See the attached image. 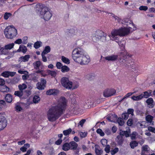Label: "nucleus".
I'll return each mask as SVG.
<instances>
[{
    "label": "nucleus",
    "mask_w": 155,
    "mask_h": 155,
    "mask_svg": "<svg viewBox=\"0 0 155 155\" xmlns=\"http://www.w3.org/2000/svg\"><path fill=\"white\" fill-rule=\"evenodd\" d=\"M4 34L6 38H12L17 35V31L15 28L12 26H8L4 30Z\"/></svg>",
    "instance_id": "nucleus-4"
},
{
    "label": "nucleus",
    "mask_w": 155,
    "mask_h": 155,
    "mask_svg": "<svg viewBox=\"0 0 155 155\" xmlns=\"http://www.w3.org/2000/svg\"><path fill=\"white\" fill-rule=\"evenodd\" d=\"M6 50L4 49L3 47H2L0 45V55H6Z\"/></svg>",
    "instance_id": "nucleus-42"
},
{
    "label": "nucleus",
    "mask_w": 155,
    "mask_h": 155,
    "mask_svg": "<svg viewBox=\"0 0 155 155\" xmlns=\"http://www.w3.org/2000/svg\"><path fill=\"white\" fill-rule=\"evenodd\" d=\"M77 30L75 29L72 28L70 29H68L67 32L71 35H76L77 34Z\"/></svg>",
    "instance_id": "nucleus-28"
},
{
    "label": "nucleus",
    "mask_w": 155,
    "mask_h": 155,
    "mask_svg": "<svg viewBox=\"0 0 155 155\" xmlns=\"http://www.w3.org/2000/svg\"><path fill=\"white\" fill-rule=\"evenodd\" d=\"M137 124L138 126L142 128H143L146 127L147 126V123L146 121H143L139 122Z\"/></svg>",
    "instance_id": "nucleus-32"
},
{
    "label": "nucleus",
    "mask_w": 155,
    "mask_h": 155,
    "mask_svg": "<svg viewBox=\"0 0 155 155\" xmlns=\"http://www.w3.org/2000/svg\"><path fill=\"white\" fill-rule=\"evenodd\" d=\"M15 108L17 111H20L22 110V108L19 103H17L15 105Z\"/></svg>",
    "instance_id": "nucleus-39"
},
{
    "label": "nucleus",
    "mask_w": 155,
    "mask_h": 155,
    "mask_svg": "<svg viewBox=\"0 0 155 155\" xmlns=\"http://www.w3.org/2000/svg\"><path fill=\"white\" fill-rule=\"evenodd\" d=\"M137 135V134L136 132H133L131 136V139L132 140L135 139Z\"/></svg>",
    "instance_id": "nucleus-64"
},
{
    "label": "nucleus",
    "mask_w": 155,
    "mask_h": 155,
    "mask_svg": "<svg viewBox=\"0 0 155 155\" xmlns=\"http://www.w3.org/2000/svg\"><path fill=\"white\" fill-rule=\"evenodd\" d=\"M119 151V149L117 147L115 148L114 149L110 151V153L112 155H114L117 153Z\"/></svg>",
    "instance_id": "nucleus-47"
},
{
    "label": "nucleus",
    "mask_w": 155,
    "mask_h": 155,
    "mask_svg": "<svg viewBox=\"0 0 155 155\" xmlns=\"http://www.w3.org/2000/svg\"><path fill=\"white\" fill-rule=\"evenodd\" d=\"M144 94H141L143 96V98L144 97L145 98H147L150 97L151 94V91H146L144 92Z\"/></svg>",
    "instance_id": "nucleus-26"
},
{
    "label": "nucleus",
    "mask_w": 155,
    "mask_h": 155,
    "mask_svg": "<svg viewBox=\"0 0 155 155\" xmlns=\"http://www.w3.org/2000/svg\"><path fill=\"white\" fill-rule=\"evenodd\" d=\"M143 98V96L141 94L138 96H133L131 97V98L134 101H138L141 100Z\"/></svg>",
    "instance_id": "nucleus-24"
},
{
    "label": "nucleus",
    "mask_w": 155,
    "mask_h": 155,
    "mask_svg": "<svg viewBox=\"0 0 155 155\" xmlns=\"http://www.w3.org/2000/svg\"><path fill=\"white\" fill-rule=\"evenodd\" d=\"M133 123V120L131 119H129L127 122V124L129 126H131Z\"/></svg>",
    "instance_id": "nucleus-60"
},
{
    "label": "nucleus",
    "mask_w": 155,
    "mask_h": 155,
    "mask_svg": "<svg viewBox=\"0 0 155 155\" xmlns=\"http://www.w3.org/2000/svg\"><path fill=\"white\" fill-rule=\"evenodd\" d=\"M69 143L70 146V150H74L76 149L78 146V144L77 143L74 141H72L70 142Z\"/></svg>",
    "instance_id": "nucleus-15"
},
{
    "label": "nucleus",
    "mask_w": 155,
    "mask_h": 155,
    "mask_svg": "<svg viewBox=\"0 0 155 155\" xmlns=\"http://www.w3.org/2000/svg\"><path fill=\"white\" fill-rule=\"evenodd\" d=\"M30 58V56L29 55H26L24 56H22L20 58L21 60L23 62H26L28 61Z\"/></svg>",
    "instance_id": "nucleus-25"
},
{
    "label": "nucleus",
    "mask_w": 155,
    "mask_h": 155,
    "mask_svg": "<svg viewBox=\"0 0 155 155\" xmlns=\"http://www.w3.org/2000/svg\"><path fill=\"white\" fill-rule=\"evenodd\" d=\"M146 102L147 105L149 106L150 107H153V101L152 98L150 97L148 98L146 100Z\"/></svg>",
    "instance_id": "nucleus-21"
},
{
    "label": "nucleus",
    "mask_w": 155,
    "mask_h": 155,
    "mask_svg": "<svg viewBox=\"0 0 155 155\" xmlns=\"http://www.w3.org/2000/svg\"><path fill=\"white\" fill-rule=\"evenodd\" d=\"M40 97L38 96H35L33 98V101L35 104H37L40 101Z\"/></svg>",
    "instance_id": "nucleus-35"
},
{
    "label": "nucleus",
    "mask_w": 155,
    "mask_h": 155,
    "mask_svg": "<svg viewBox=\"0 0 155 155\" xmlns=\"http://www.w3.org/2000/svg\"><path fill=\"white\" fill-rule=\"evenodd\" d=\"M16 74L15 72H10L8 71H5L3 72L1 75L2 76L5 78H8L9 76H14Z\"/></svg>",
    "instance_id": "nucleus-11"
},
{
    "label": "nucleus",
    "mask_w": 155,
    "mask_h": 155,
    "mask_svg": "<svg viewBox=\"0 0 155 155\" xmlns=\"http://www.w3.org/2000/svg\"><path fill=\"white\" fill-rule=\"evenodd\" d=\"M150 149V147L147 145H144L142 147V150L145 151H148Z\"/></svg>",
    "instance_id": "nucleus-45"
},
{
    "label": "nucleus",
    "mask_w": 155,
    "mask_h": 155,
    "mask_svg": "<svg viewBox=\"0 0 155 155\" xmlns=\"http://www.w3.org/2000/svg\"><path fill=\"white\" fill-rule=\"evenodd\" d=\"M61 83L64 87L68 89H71L72 81H69L68 78L65 77L62 78L61 80Z\"/></svg>",
    "instance_id": "nucleus-7"
},
{
    "label": "nucleus",
    "mask_w": 155,
    "mask_h": 155,
    "mask_svg": "<svg viewBox=\"0 0 155 155\" xmlns=\"http://www.w3.org/2000/svg\"><path fill=\"white\" fill-rule=\"evenodd\" d=\"M95 35L93 38V40L94 41H97L99 40L102 41L106 40V34L102 31L99 30L96 31Z\"/></svg>",
    "instance_id": "nucleus-5"
},
{
    "label": "nucleus",
    "mask_w": 155,
    "mask_h": 155,
    "mask_svg": "<svg viewBox=\"0 0 155 155\" xmlns=\"http://www.w3.org/2000/svg\"><path fill=\"white\" fill-rule=\"evenodd\" d=\"M29 76L28 72L27 71V73H25L22 76V79L23 80H26L29 77Z\"/></svg>",
    "instance_id": "nucleus-51"
},
{
    "label": "nucleus",
    "mask_w": 155,
    "mask_h": 155,
    "mask_svg": "<svg viewBox=\"0 0 155 155\" xmlns=\"http://www.w3.org/2000/svg\"><path fill=\"white\" fill-rule=\"evenodd\" d=\"M71 56L74 61L81 65L87 64L90 61L89 56L82 48L77 47L72 51Z\"/></svg>",
    "instance_id": "nucleus-2"
},
{
    "label": "nucleus",
    "mask_w": 155,
    "mask_h": 155,
    "mask_svg": "<svg viewBox=\"0 0 155 155\" xmlns=\"http://www.w3.org/2000/svg\"><path fill=\"white\" fill-rule=\"evenodd\" d=\"M0 91L3 92H8L9 91V89L5 85H2L0 87Z\"/></svg>",
    "instance_id": "nucleus-20"
},
{
    "label": "nucleus",
    "mask_w": 155,
    "mask_h": 155,
    "mask_svg": "<svg viewBox=\"0 0 155 155\" xmlns=\"http://www.w3.org/2000/svg\"><path fill=\"white\" fill-rule=\"evenodd\" d=\"M117 116L116 115L111 114L107 116V118L109 122H115L117 121Z\"/></svg>",
    "instance_id": "nucleus-13"
},
{
    "label": "nucleus",
    "mask_w": 155,
    "mask_h": 155,
    "mask_svg": "<svg viewBox=\"0 0 155 155\" xmlns=\"http://www.w3.org/2000/svg\"><path fill=\"white\" fill-rule=\"evenodd\" d=\"M129 23L130 25L133 26V28L127 26V27H124L118 29L114 30L111 32V35H109L110 39L117 42L119 40V37L127 36L136 29V27L132 22L130 21Z\"/></svg>",
    "instance_id": "nucleus-3"
},
{
    "label": "nucleus",
    "mask_w": 155,
    "mask_h": 155,
    "mask_svg": "<svg viewBox=\"0 0 155 155\" xmlns=\"http://www.w3.org/2000/svg\"><path fill=\"white\" fill-rule=\"evenodd\" d=\"M79 134L81 138H84L86 137L87 135V133L86 132H82L79 131Z\"/></svg>",
    "instance_id": "nucleus-46"
},
{
    "label": "nucleus",
    "mask_w": 155,
    "mask_h": 155,
    "mask_svg": "<svg viewBox=\"0 0 155 155\" xmlns=\"http://www.w3.org/2000/svg\"><path fill=\"white\" fill-rule=\"evenodd\" d=\"M46 81L42 78L40 82H38L36 85L37 88L39 90H43L45 87Z\"/></svg>",
    "instance_id": "nucleus-10"
},
{
    "label": "nucleus",
    "mask_w": 155,
    "mask_h": 155,
    "mask_svg": "<svg viewBox=\"0 0 155 155\" xmlns=\"http://www.w3.org/2000/svg\"><path fill=\"white\" fill-rule=\"evenodd\" d=\"M14 45V44L13 43L8 44L6 45H5L4 48V49H5L6 50V55H7L8 52V50H10L12 48Z\"/></svg>",
    "instance_id": "nucleus-17"
},
{
    "label": "nucleus",
    "mask_w": 155,
    "mask_h": 155,
    "mask_svg": "<svg viewBox=\"0 0 155 155\" xmlns=\"http://www.w3.org/2000/svg\"><path fill=\"white\" fill-rule=\"evenodd\" d=\"M59 91L57 89H51L48 90L46 92V94L47 95H56L58 94Z\"/></svg>",
    "instance_id": "nucleus-14"
},
{
    "label": "nucleus",
    "mask_w": 155,
    "mask_h": 155,
    "mask_svg": "<svg viewBox=\"0 0 155 155\" xmlns=\"http://www.w3.org/2000/svg\"><path fill=\"white\" fill-rule=\"evenodd\" d=\"M23 94V92L22 91L19 90V91H15L14 94L16 96H18L20 97H21Z\"/></svg>",
    "instance_id": "nucleus-38"
},
{
    "label": "nucleus",
    "mask_w": 155,
    "mask_h": 155,
    "mask_svg": "<svg viewBox=\"0 0 155 155\" xmlns=\"http://www.w3.org/2000/svg\"><path fill=\"white\" fill-rule=\"evenodd\" d=\"M12 15L11 14L9 13H5L4 15V18L5 19H7L9 17L11 16Z\"/></svg>",
    "instance_id": "nucleus-53"
},
{
    "label": "nucleus",
    "mask_w": 155,
    "mask_h": 155,
    "mask_svg": "<svg viewBox=\"0 0 155 155\" xmlns=\"http://www.w3.org/2000/svg\"><path fill=\"white\" fill-rule=\"evenodd\" d=\"M13 100L12 96L9 94H7L5 97V100L8 103H11Z\"/></svg>",
    "instance_id": "nucleus-19"
},
{
    "label": "nucleus",
    "mask_w": 155,
    "mask_h": 155,
    "mask_svg": "<svg viewBox=\"0 0 155 155\" xmlns=\"http://www.w3.org/2000/svg\"><path fill=\"white\" fill-rule=\"evenodd\" d=\"M118 55H112L105 57V59L108 61H115L118 59Z\"/></svg>",
    "instance_id": "nucleus-12"
},
{
    "label": "nucleus",
    "mask_w": 155,
    "mask_h": 155,
    "mask_svg": "<svg viewBox=\"0 0 155 155\" xmlns=\"http://www.w3.org/2000/svg\"><path fill=\"white\" fill-rule=\"evenodd\" d=\"M67 100L64 97H61L58 102L57 105L50 108L47 113L48 120L54 121L58 119L66 106Z\"/></svg>",
    "instance_id": "nucleus-1"
},
{
    "label": "nucleus",
    "mask_w": 155,
    "mask_h": 155,
    "mask_svg": "<svg viewBox=\"0 0 155 155\" xmlns=\"http://www.w3.org/2000/svg\"><path fill=\"white\" fill-rule=\"evenodd\" d=\"M48 73L49 74L51 75L53 77H55L56 75V73L54 71H48Z\"/></svg>",
    "instance_id": "nucleus-50"
},
{
    "label": "nucleus",
    "mask_w": 155,
    "mask_h": 155,
    "mask_svg": "<svg viewBox=\"0 0 155 155\" xmlns=\"http://www.w3.org/2000/svg\"><path fill=\"white\" fill-rule=\"evenodd\" d=\"M138 145L137 143L135 141H133L130 143V146L132 148H134Z\"/></svg>",
    "instance_id": "nucleus-41"
},
{
    "label": "nucleus",
    "mask_w": 155,
    "mask_h": 155,
    "mask_svg": "<svg viewBox=\"0 0 155 155\" xmlns=\"http://www.w3.org/2000/svg\"><path fill=\"white\" fill-rule=\"evenodd\" d=\"M27 85L23 83L18 85V88L20 91H23L27 88Z\"/></svg>",
    "instance_id": "nucleus-36"
},
{
    "label": "nucleus",
    "mask_w": 155,
    "mask_h": 155,
    "mask_svg": "<svg viewBox=\"0 0 155 155\" xmlns=\"http://www.w3.org/2000/svg\"><path fill=\"white\" fill-rule=\"evenodd\" d=\"M134 110L130 108L128 109L127 112L128 114H131L132 116L134 115Z\"/></svg>",
    "instance_id": "nucleus-59"
},
{
    "label": "nucleus",
    "mask_w": 155,
    "mask_h": 155,
    "mask_svg": "<svg viewBox=\"0 0 155 155\" xmlns=\"http://www.w3.org/2000/svg\"><path fill=\"white\" fill-rule=\"evenodd\" d=\"M122 116L123 118L125 120H127L129 117V115L128 113H125L122 114Z\"/></svg>",
    "instance_id": "nucleus-54"
},
{
    "label": "nucleus",
    "mask_w": 155,
    "mask_h": 155,
    "mask_svg": "<svg viewBox=\"0 0 155 155\" xmlns=\"http://www.w3.org/2000/svg\"><path fill=\"white\" fill-rule=\"evenodd\" d=\"M7 120L5 117L0 116V131L4 129L7 126Z\"/></svg>",
    "instance_id": "nucleus-8"
},
{
    "label": "nucleus",
    "mask_w": 155,
    "mask_h": 155,
    "mask_svg": "<svg viewBox=\"0 0 155 155\" xmlns=\"http://www.w3.org/2000/svg\"><path fill=\"white\" fill-rule=\"evenodd\" d=\"M153 117L150 115H147L146 117V120L147 122L151 123L152 122Z\"/></svg>",
    "instance_id": "nucleus-34"
},
{
    "label": "nucleus",
    "mask_w": 155,
    "mask_h": 155,
    "mask_svg": "<svg viewBox=\"0 0 155 155\" xmlns=\"http://www.w3.org/2000/svg\"><path fill=\"white\" fill-rule=\"evenodd\" d=\"M30 147V145L28 143L25 144L23 147L20 148V150L23 152H25L26 151L27 149Z\"/></svg>",
    "instance_id": "nucleus-27"
},
{
    "label": "nucleus",
    "mask_w": 155,
    "mask_h": 155,
    "mask_svg": "<svg viewBox=\"0 0 155 155\" xmlns=\"http://www.w3.org/2000/svg\"><path fill=\"white\" fill-rule=\"evenodd\" d=\"M41 63L40 61H37L33 63V65L34 68L36 69H38L39 67L41 65Z\"/></svg>",
    "instance_id": "nucleus-29"
},
{
    "label": "nucleus",
    "mask_w": 155,
    "mask_h": 155,
    "mask_svg": "<svg viewBox=\"0 0 155 155\" xmlns=\"http://www.w3.org/2000/svg\"><path fill=\"white\" fill-rule=\"evenodd\" d=\"M109 92L110 93V94H109L108 95H106L105 94L106 96H111L114 94L116 93V91L115 90L112 89L111 90H109Z\"/></svg>",
    "instance_id": "nucleus-49"
},
{
    "label": "nucleus",
    "mask_w": 155,
    "mask_h": 155,
    "mask_svg": "<svg viewBox=\"0 0 155 155\" xmlns=\"http://www.w3.org/2000/svg\"><path fill=\"white\" fill-rule=\"evenodd\" d=\"M117 42H118V44L120 46L124 48L125 42L124 41H120L119 42H118V41H117Z\"/></svg>",
    "instance_id": "nucleus-62"
},
{
    "label": "nucleus",
    "mask_w": 155,
    "mask_h": 155,
    "mask_svg": "<svg viewBox=\"0 0 155 155\" xmlns=\"http://www.w3.org/2000/svg\"><path fill=\"white\" fill-rule=\"evenodd\" d=\"M27 48L24 45H21L19 49L17 51V52H19L22 51L25 53L27 51Z\"/></svg>",
    "instance_id": "nucleus-18"
},
{
    "label": "nucleus",
    "mask_w": 155,
    "mask_h": 155,
    "mask_svg": "<svg viewBox=\"0 0 155 155\" xmlns=\"http://www.w3.org/2000/svg\"><path fill=\"white\" fill-rule=\"evenodd\" d=\"M139 9L140 10H143L146 11L148 9V7L147 6H141L140 7Z\"/></svg>",
    "instance_id": "nucleus-56"
},
{
    "label": "nucleus",
    "mask_w": 155,
    "mask_h": 155,
    "mask_svg": "<svg viewBox=\"0 0 155 155\" xmlns=\"http://www.w3.org/2000/svg\"><path fill=\"white\" fill-rule=\"evenodd\" d=\"M61 60L63 62L66 64H68L70 63V60L69 59L64 56L61 57Z\"/></svg>",
    "instance_id": "nucleus-37"
},
{
    "label": "nucleus",
    "mask_w": 155,
    "mask_h": 155,
    "mask_svg": "<svg viewBox=\"0 0 155 155\" xmlns=\"http://www.w3.org/2000/svg\"><path fill=\"white\" fill-rule=\"evenodd\" d=\"M62 66V64L60 62H57L56 64V66L58 69L61 68Z\"/></svg>",
    "instance_id": "nucleus-61"
},
{
    "label": "nucleus",
    "mask_w": 155,
    "mask_h": 155,
    "mask_svg": "<svg viewBox=\"0 0 155 155\" xmlns=\"http://www.w3.org/2000/svg\"><path fill=\"white\" fill-rule=\"evenodd\" d=\"M71 131V129L69 128L67 130H64L63 131L64 134L65 136L69 135Z\"/></svg>",
    "instance_id": "nucleus-43"
},
{
    "label": "nucleus",
    "mask_w": 155,
    "mask_h": 155,
    "mask_svg": "<svg viewBox=\"0 0 155 155\" xmlns=\"http://www.w3.org/2000/svg\"><path fill=\"white\" fill-rule=\"evenodd\" d=\"M95 152L97 155H101L103 151L101 150L95 148Z\"/></svg>",
    "instance_id": "nucleus-48"
},
{
    "label": "nucleus",
    "mask_w": 155,
    "mask_h": 155,
    "mask_svg": "<svg viewBox=\"0 0 155 155\" xmlns=\"http://www.w3.org/2000/svg\"><path fill=\"white\" fill-rule=\"evenodd\" d=\"M40 12L41 18H43L45 20H48L51 17V13L47 8H43Z\"/></svg>",
    "instance_id": "nucleus-6"
},
{
    "label": "nucleus",
    "mask_w": 155,
    "mask_h": 155,
    "mask_svg": "<svg viewBox=\"0 0 155 155\" xmlns=\"http://www.w3.org/2000/svg\"><path fill=\"white\" fill-rule=\"evenodd\" d=\"M71 87V89L72 90L77 88L79 86L78 83L76 81H74L73 82H72Z\"/></svg>",
    "instance_id": "nucleus-31"
},
{
    "label": "nucleus",
    "mask_w": 155,
    "mask_h": 155,
    "mask_svg": "<svg viewBox=\"0 0 155 155\" xmlns=\"http://www.w3.org/2000/svg\"><path fill=\"white\" fill-rule=\"evenodd\" d=\"M110 146L109 145H107L104 149V150L107 153H108L110 151Z\"/></svg>",
    "instance_id": "nucleus-57"
},
{
    "label": "nucleus",
    "mask_w": 155,
    "mask_h": 155,
    "mask_svg": "<svg viewBox=\"0 0 155 155\" xmlns=\"http://www.w3.org/2000/svg\"><path fill=\"white\" fill-rule=\"evenodd\" d=\"M128 129V130L123 131L122 130H120V135L123 136H124L126 137H128L130 134V130L129 129V127H127Z\"/></svg>",
    "instance_id": "nucleus-16"
},
{
    "label": "nucleus",
    "mask_w": 155,
    "mask_h": 155,
    "mask_svg": "<svg viewBox=\"0 0 155 155\" xmlns=\"http://www.w3.org/2000/svg\"><path fill=\"white\" fill-rule=\"evenodd\" d=\"M69 143H65L62 146V149L65 151H67L70 150Z\"/></svg>",
    "instance_id": "nucleus-22"
},
{
    "label": "nucleus",
    "mask_w": 155,
    "mask_h": 155,
    "mask_svg": "<svg viewBox=\"0 0 155 155\" xmlns=\"http://www.w3.org/2000/svg\"><path fill=\"white\" fill-rule=\"evenodd\" d=\"M148 129L149 131L155 133V128L150 126L148 127Z\"/></svg>",
    "instance_id": "nucleus-58"
},
{
    "label": "nucleus",
    "mask_w": 155,
    "mask_h": 155,
    "mask_svg": "<svg viewBox=\"0 0 155 155\" xmlns=\"http://www.w3.org/2000/svg\"><path fill=\"white\" fill-rule=\"evenodd\" d=\"M95 77V75L93 73L89 74L86 75L87 78L90 81L94 79Z\"/></svg>",
    "instance_id": "nucleus-23"
},
{
    "label": "nucleus",
    "mask_w": 155,
    "mask_h": 155,
    "mask_svg": "<svg viewBox=\"0 0 155 155\" xmlns=\"http://www.w3.org/2000/svg\"><path fill=\"white\" fill-rule=\"evenodd\" d=\"M42 42L40 41H37L35 43L34 45V47L36 49L39 48L42 45Z\"/></svg>",
    "instance_id": "nucleus-33"
},
{
    "label": "nucleus",
    "mask_w": 155,
    "mask_h": 155,
    "mask_svg": "<svg viewBox=\"0 0 155 155\" xmlns=\"http://www.w3.org/2000/svg\"><path fill=\"white\" fill-rule=\"evenodd\" d=\"M51 48L49 46H46L45 47V48L42 53L46 54L50 52L51 51Z\"/></svg>",
    "instance_id": "nucleus-30"
},
{
    "label": "nucleus",
    "mask_w": 155,
    "mask_h": 155,
    "mask_svg": "<svg viewBox=\"0 0 155 155\" xmlns=\"http://www.w3.org/2000/svg\"><path fill=\"white\" fill-rule=\"evenodd\" d=\"M118 59L120 63H122L125 61L127 58L126 52L124 51L119 53L118 55Z\"/></svg>",
    "instance_id": "nucleus-9"
},
{
    "label": "nucleus",
    "mask_w": 155,
    "mask_h": 155,
    "mask_svg": "<svg viewBox=\"0 0 155 155\" xmlns=\"http://www.w3.org/2000/svg\"><path fill=\"white\" fill-rule=\"evenodd\" d=\"M101 143L104 146H106L107 143V141L106 139H102L101 140Z\"/></svg>",
    "instance_id": "nucleus-55"
},
{
    "label": "nucleus",
    "mask_w": 155,
    "mask_h": 155,
    "mask_svg": "<svg viewBox=\"0 0 155 155\" xmlns=\"http://www.w3.org/2000/svg\"><path fill=\"white\" fill-rule=\"evenodd\" d=\"M135 92H129L127 93L124 97L123 99L128 97L134 94Z\"/></svg>",
    "instance_id": "nucleus-63"
},
{
    "label": "nucleus",
    "mask_w": 155,
    "mask_h": 155,
    "mask_svg": "<svg viewBox=\"0 0 155 155\" xmlns=\"http://www.w3.org/2000/svg\"><path fill=\"white\" fill-rule=\"evenodd\" d=\"M117 121L119 124L120 126H122L124 124V121L121 118H119L117 119Z\"/></svg>",
    "instance_id": "nucleus-44"
},
{
    "label": "nucleus",
    "mask_w": 155,
    "mask_h": 155,
    "mask_svg": "<svg viewBox=\"0 0 155 155\" xmlns=\"http://www.w3.org/2000/svg\"><path fill=\"white\" fill-rule=\"evenodd\" d=\"M69 68L66 66H63L61 68V71L63 72H68L69 70Z\"/></svg>",
    "instance_id": "nucleus-40"
},
{
    "label": "nucleus",
    "mask_w": 155,
    "mask_h": 155,
    "mask_svg": "<svg viewBox=\"0 0 155 155\" xmlns=\"http://www.w3.org/2000/svg\"><path fill=\"white\" fill-rule=\"evenodd\" d=\"M96 131L97 133L99 134L101 136H103L104 135V133L101 129H98Z\"/></svg>",
    "instance_id": "nucleus-52"
}]
</instances>
